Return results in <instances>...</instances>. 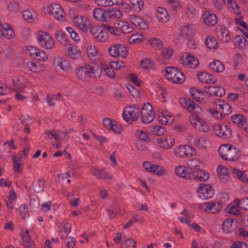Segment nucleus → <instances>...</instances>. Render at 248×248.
<instances>
[{"label": "nucleus", "mask_w": 248, "mask_h": 248, "mask_svg": "<svg viewBox=\"0 0 248 248\" xmlns=\"http://www.w3.org/2000/svg\"><path fill=\"white\" fill-rule=\"evenodd\" d=\"M197 76L201 82L207 84L214 83L217 80L215 77L207 72H200Z\"/></svg>", "instance_id": "412c9836"}, {"label": "nucleus", "mask_w": 248, "mask_h": 248, "mask_svg": "<svg viewBox=\"0 0 248 248\" xmlns=\"http://www.w3.org/2000/svg\"><path fill=\"white\" fill-rule=\"evenodd\" d=\"M152 132L154 135L161 136L166 133V130L165 127L163 126L155 125L153 127Z\"/></svg>", "instance_id": "603ef678"}, {"label": "nucleus", "mask_w": 248, "mask_h": 248, "mask_svg": "<svg viewBox=\"0 0 248 248\" xmlns=\"http://www.w3.org/2000/svg\"><path fill=\"white\" fill-rule=\"evenodd\" d=\"M37 38L42 47L49 49L52 48L54 46V41L51 36L45 32L39 31Z\"/></svg>", "instance_id": "0eeeda50"}, {"label": "nucleus", "mask_w": 248, "mask_h": 248, "mask_svg": "<svg viewBox=\"0 0 248 248\" xmlns=\"http://www.w3.org/2000/svg\"><path fill=\"white\" fill-rule=\"evenodd\" d=\"M48 11L53 15L55 18L59 20H64L65 13L63 8L58 3H54L49 8Z\"/></svg>", "instance_id": "f8f14e48"}, {"label": "nucleus", "mask_w": 248, "mask_h": 248, "mask_svg": "<svg viewBox=\"0 0 248 248\" xmlns=\"http://www.w3.org/2000/svg\"><path fill=\"white\" fill-rule=\"evenodd\" d=\"M174 154L181 158L190 157L196 154L195 149L190 145H181L175 148Z\"/></svg>", "instance_id": "423d86ee"}, {"label": "nucleus", "mask_w": 248, "mask_h": 248, "mask_svg": "<svg viewBox=\"0 0 248 248\" xmlns=\"http://www.w3.org/2000/svg\"><path fill=\"white\" fill-rule=\"evenodd\" d=\"M142 41V36L138 33L131 35L128 39L130 44H136Z\"/></svg>", "instance_id": "0e129e2a"}, {"label": "nucleus", "mask_w": 248, "mask_h": 248, "mask_svg": "<svg viewBox=\"0 0 248 248\" xmlns=\"http://www.w3.org/2000/svg\"><path fill=\"white\" fill-rule=\"evenodd\" d=\"M234 223V219L232 218H227L225 219L222 223V228L223 231L225 233L231 232L233 229V224Z\"/></svg>", "instance_id": "c9c22d12"}, {"label": "nucleus", "mask_w": 248, "mask_h": 248, "mask_svg": "<svg viewBox=\"0 0 248 248\" xmlns=\"http://www.w3.org/2000/svg\"><path fill=\"white\" fill-rule=\"evenodd\" d=\"M187 165L190 168L197 170L202 167V162L200 159L195 158L188 160Z\"/></svg>", "instance_id": "4c0bfd02"}, {"label": "nucleus", "mask_w": 248, "mask_h": 248, "mask_svg": "<svg viewBox=\"0 0 248 248\" xmlns=\"http://www.w3.org/2000/svg\"><path fill=\"white\" fill-rule=\"evenodd\" d=\"M156 18L162 23H166L169 19L167 11L163 7H158L156 14Z\"/></svg>", "instance_id": "7c9ffc66"}, {"label": "nucleus", "mask_w": 248, "mask_h": 248, "mask_svg": "<svg viewBox=\"0 0 248 248\" xmlns=\"http://www.w3.org/2000/svg\"><path fill=\"white\" fill-rule=\"evenodd\" d=\"M175 174L179 177L185 179H190L191 177V171H188V169L185 166H178L175 169Z\"/></svg>", "instance_id": "393cba45"}, {"label": "nucleus", "mask_w": 248, "mask_h": 248, "mask_svg": "<svg viewBox=\"0 0 248 248\" xmlns=\"http://www.w3.org/2000/svg\"><path fill=\"white\" fill-rule=\"evenodd\" d=\"M179 70H180L175 67H167L165 69V76L167 77L168 79L171 80Z\"/></svg>", "instance_id": "ea45409f"}, {"label": "nucleus", "mask_w": 248, "mask_h": 248, "mask_svg": "<svg viewBox=\"0 0 248 248\" xmlns=\"http://www.w3.org/2000/svg\"><path fill=\"white\" fill-rule=\"evenodd\" d=\"M174 141V137L170 135H167L164 137L158 139L156 142L158 147L165 150H169L173 146Z\"/></svg>", "instance_id": "ddd939ff"}, {"label": "nucleus", "mask_w": 248, "mask_h": 248, "mask_svg": "<svg viewBox=\"0 0 248 248\" xmlns=\"http://www.w3.org/2000/svg\"><path fill=\"white\" fill-rule=\"evenodd\" d=\"M102 25L103 28L109 31L110 34L116 36H119L120 35V31L118 29H116L115 27H112L105 24H103Z\"/></svg>", "instance_id": "6e6d98bb"}, {"label": "nucleus", "mask_w": 248, "mask_h": 248, "mask_svg": "<svg viewBox=\"0 0 248 248\" xmlns=\"http://www.w3.org/2000/svg\"><path fill=\"white\" fill-rule=\"evenodd\" d=\"M61 133V131L56 130H46L45 132V134L48 136L49 139L53 138L56 141L60 140Z\"/></svg>", "instance_id": "49530a36"}, {"label": "nucleus", "mask_w": 248, "mask_h": 248, "mask_svg": "<svg viewBox=\"0 0 248 248\" xmlns=\"http://www.w3.org/2000/svg\"><path fill=\"white\" fill-rule=\"evenodd\" d=\"M23 17L25 20L29 23H32L34 21L32 14L29 10H25L23 11Z\"/></svg>", "instance_id": "338daca9"}, {"label": "nucleus", "mask_w": 248, "mask_h": 248, "mask_svg": "<svg viewBox=\"0 0 248 248\" xmlns=\"http://www.w3.org/2000/svg\"><path fill=\"white\" fill-rule=\"evenodd\" d=\"M66 30L70 34L72 39L74 40L76 42L78 43L80 41V37L78 33L76 32L72 28L67 27Z\"/></svg>", "instance_id": "680f3d73"}, {"label": "nucleus", "mask_w": 248, "mask_h": 248, "mask_svg": "<svg viewBox=\"0 0 248 248\" xmlns=\"http://www.w3.org/2000/svg\"><path fill=\"white\" fill-rule=\"evenodd\" d=\"M191 96L192 99L200 102H205L204 93L200 89L193 88L190 90Z\"/></svg>", "instance_id": "2f4dec72"}, {"label": "nucleus", "mask_w": 248, "mask_h": 248, "mask_svg": "<svg viewBox=\"0 0 248 248\" xmlns=\"http://www.w3.org/2000/svg\"><path fill=\"white\" fill-rule=\"evenodd\" d=\"M196 129L203 132H207L209 130V127L206 123L202 119H200L197 123Z\"/></svg>", "instance_id": "4d7b16f0"}, {"label": "nucleus", "mask_w": 248, "mask_h": 248, "mask_svg": "<svg viewBox=\"0 0 248 248\" xmlns=\"http://www.w3.org/2000/svg\"><path fill=\"white\" fill-rule=\"evenodd\" d=\"M108 51L110 55L113 57L125 58L128 55V51L126 47L121 44L111 46Z\"/></svg>", "instance_id": "6e6552de"}, {"label": "nucleus", "mask_w": 248, "mask_h": 248, "mask_svg": "<svg viewBox=\"0 0 248 248\" xmlns=\"http://www.w3.org/2000/svg\"><path fill=\"white\" fill-rule=\"evenodd\" d=\"M45 180L43 179H39L34 181L32 183V187L37 192L42 191L44 188Z\"/></svg>", "instance_id": "79ce46f5"}, {"label": "nucleus", "mask_w": 248, "mask_h": 248, "mask_svg": "<svg viewBox=\"0 0 248 248\" xmlns=\"http://www.w3.org/2000/svg\"><path fill=\"white\" fill-rule=\"evenodd\" d=\"M21 159V157L14 155L12 156L14 171L18 173L22 171V169L20 168Z\"/></svg>", "instance_id": "c03bdc74"}, {"label": "nucleus", "mask_w": 248, "mask_h": 248, "mask_svg": "<svg viewBox=\"0 0 248 248\" xmlns=\"http://www.w3.org/2000/svg\"><path fill=\"white\" fill-rule=\"evenodd\" d=\"M108 33L103 30L101 31L96 37L94 38L96 41L101 42H104L108 39Z\"/></svg>", "instance_id": "69168bd1"}, {"label": "nucleus", "mask_w": 248, "mask_h": 248, "mask_svg": "<svg viewBox=\"0 0 248 248\" xmlns=\"http://www.w3.org/2000/svg\"><path fill=\"white\" fill-rule=\"evenodd\" d=\"M206 90V92L211 95L221 97L225 94V90L220 87L211 86L208 87Z\"/></svg>", "instance_id": "cd10ccee"}, {"label": "nucleus", "mask_w": 248, "mask_h": 248, "mask_svg": "<svg viewBox=\"0 0 248 248\" xmlns=\"http://www.w3.org/2000/svg\"><path fill=\"white\" fill-rule=\"evenodd\" d=\"M64 53L67 58L73 60H77L81 56V51L76 45L68 44L67 48L64 49Z\"/></svg>", "instance_id": "9b49d317"}, {"label": "nucleus", "mask_w": 248, "mask_h": 248, "mask_svg": "<svg viewBox=\"0 0 248 248\" xmlns=\"http://www.w3.org/2000/svg\"><path fill=\"white\" fill-rule=\"evenodd\" d=\"M185 79V76L182 72H181L179 70V71L177 73V74L175 75V76L171 81L174 83L179 84L184 82Z\"/></svg>", "instance_id": "13d9d810"}, {"label": "nucleus", "mask_w": 248, "mask_h": 248, "mask_svg": "<svg viewBox=\"0 0 248 248\" xmlns=\"http://www.w3.org/2000/svg\"><path fill=\"white\" fill-rule=\"evenodd\" d=\"M180 62L183 66L191 68H195L199 64L197 59L187 53L183 54Z\"/></svg>", "instance_id": "1a4fd4ad"}, {"label": "nucleus", "mask_w": 248, "mask_h": 248, "mask_svg": "<svg viewBox=\"0 0 248 248\" xmlns=\"http://www.w3.org/2000/svg\"><path fill=\"white\" fill-rule=\"evenodd\" d=\"M53 62L55 64L64 71H68L72 69L71 64L69 60L62 57H57L54 58Z\"/></svg>", "instance_id": "6ab92c4d"}, {"label": "nucleus", "mask_w": 248, "mask_h": 248, "mask_svg": "<svg viewBox=\"0 0 248 248\" xmlns=\"http://www.w3.org/2000/svg\"><path fill=\"white\" fill-rule=\"evenodd\" d=\"M213 128L216 135L223 139H229L232 136L231 128L225 124H214Z\"/></svg>", "instance_id": "7ed1b4c3"}, {"label": "nucleus", "mask_w": 248, "mask_h": 248, "mask_svg": "<svg viewBox=\"0 0 248 248\" xmlns=\"http://www.w3.org/2000/svg\"><path fill=\"white\" fill-rule=\"evenodd\" d=\"M91 173L97 179H104L106 180H112L113 176L105 170L92 167L91 169Z\"/></svg>", "instance_id": "f3484780"}, {"label": "nucleus", "mask_w": 248, "mask_h": 248, "mask_svg": "<svg viewBox=\"0 0 248 248\" xmlns=\"http://www.w3.org/2000/svg\"><path fill=\"white\" fill-rule=\"evenodd\" d=\"M131 3L133 9L137 12H140L144 7L142 0H131Z\"/></svg>", "instance_id": "a18cd8bd"}, {"label": "nucleus", "mask_w": 248, "mask_h": 248, "mask_svg": "<svg viewBox=\"0 0 248 248\" xmlns=\"http://www.w3.org/2000/svg\"><path fill=\"white\" fill-rule=\"evenodd\" d=\"M209 178V173L204 170L200 169L197 170L191 171L190 179H194L197 181H205Z\"/></svg>", "instance_id": "a211bd4d"}, {"label": "nucleus", "mask_w": 248, "mask_h": 248, "mask_svg": "<svg viewBox=\"0 0 248 248\" xmlns=\"http://www.w3.org/2000/svg\"><path fill=\"white\" fill-rule=\"evenodd\" d=\"M102 30V28L99 26L93 25L90 24L89 25L88 31L93 38L96 37V35L100 33Z\"/></svg>", "instance_id": "09e8293b"}, {"label": "nucleus", "mask_w": 248, "mask_h": 248, "mask_svg": "<svg viewBox=\"0 0 248 248\" xmlns=\"http://www.w3.org/2000/svg\"><path fill=\"white\" fill-rule=\"evenodd\" d=\"M12 80L14 86L17 89H21L25 87V79L22 76H15Z\"/></svg>", "instance_id": "f704fd0d"}, {"label": "nucleus", "mask_w": 248, "mask_h": 248, "mask_svg": "<svg viewBox=\"0 0 248 248\" xmlns=\"http://www.w3.org/2000/svg\"><path fill=\"white\" fill-rule=\"evenodd\" d=\"M197 191L199 197L203 200L212 198L215 193L214 189L208 185H199Z\"/></svg>", "instance_id": "9d476101"}, {"label": "nucleus", "mask_w": 248, "mask_h": 248, "mask_svg": "<svg viewBox=\"0 0 248 248\" xmlns=\"http://www.w3.org/2000/svg\"><path fill=\"white\" fill-rule=\"evenodd\" d=\"M203 21L208 26L215 25L217 21V17L215 14H211L209 11H206L203 15Z\"/></svg>", "instance_id": "a878e982"}, {"label": "nucleus", "mask_w": 248, "mask_h": 248, "mask_svg": "<svg viewBox=\"0 0 248 248\" xmlns=\"http://www.w3.org/2000/svg\"><path fill=\"white\" fill-rule=\"evenodd\" d=\"M182 103L187 108V109L194 113L189 116V121L191 124L196 129L197 126V123L200 120L198 114H200L202 111L201 108L192 100L189 98H184L182 100Z\"/></svg>", "instance_id": "f03ea898"}, {"label": "nucleus", "mask_w": 248, "mask_h": 248, "mask_svg": "<svg viewBox=\"0 0 248 248\" xmlns=\"http://www.w3.org/2000/svg\"><path fill=\"white\" fill-rule=\"evenodd\" d=\"M96 4L101 7H107L112 6L115 4L113 0H96Z\"/></svg>", "instance_id": "e2e57ef3"}, {"label": "nucleus", "mask_w": 248, "mask_h": 248, "mask_svg": "<svg viewBox=\"0 0 248 248\" xmlns=\"http://www.w3.org/2000/svg\"><path fill=\"white\" fill-rule=\"evenodd\" d=\"M73 22L76 26L82 31L84 32L88 31L90 23L89 20L86 17L77 16L73 18Z\"/></svg>", "instance_id": "dca6fc26"}, {"label": "nucleus", "mask_w": 248, "mask_h": 248, "mask_svg": "<svg viewBox=\"0 0 248 248\" xmlns=\"http://www.w3.org/2000/svg\"><path fill=\"white\" fill-rule=\"evenodd\" d=\"M209 68L213 72L221 73L224 70V66L222 62L217 60H214L209 65Z\"/></svg>", "instance_id": "473e14b6"}, {"label": "nucleus", "mask_w": 248, "mask_h": 248, "mask_svg": "<svg viewBox=\"0 0 248 248\" xmlns=\"http://www.w3.org/2000/svg\"><path fill=\"white\" fill-rule=\"evenodd\" d=\"M219 156L224 160L235 161L241 156L240 151L234 146L230 144H222L218 149Z\"/></svg>", "instance_id": "f257e3e1"}, {"label": "nucleus", "mask_w": 248, "mask_h": 248, "mask_svg": "<svg viewBox=\"0 0 248 248\" xmlns=\"http://www.w3.org/2000/svg\"><path fill=\"white\" fill-rule=\"evenodd\" d=\"M218 39L222 43H228L231 40V36L228 29L225 27H221L217 32Z\"/></svg>", "instance_id": "b1692460"}, {"label": "nucleus", "mask_w": 248, "mask_h": 248, "mask_svg": "<svg viewBox=\"0 0 248 248\" xmlns=\"http://www.w3.org/2000/svg\"><path fill=\"white\" fill-rule=\"evenodd\" d=\"M246 120V118L239 114H235L231 117L232 121L240 126L245 122Z\"/></svg>", "instance_id": "de8ad7c7"}, {"label": "nucleus", "mask_w": 248, "mask_h": 248, "mask_svg": "<svg viewBox=\"0 0 248 248\" xmlns=\"http://www.w3.org/2000/svg\"><path fill=\"white\" fill-rule=\"evenodd\" d=\"M151 45L156 50H160L163 48L162 41L159 39L154 38L152 40Z\"/></svg>", "instance_id": "bf43d9fd"}, {"label": "nucleus", "mask_w": 248, "mask_h": 248, "mask_svg": "<svg viewBox=\"0 0 248 248\" xmlns=\"http://www.w3.org/2000/svg\"><path fill=\"white\" fill-rule=\"evenodd\" d=\"M217 172L218 173L220 179L225 183L230 180L229 173L228 169L223 166H219L217 168Z\"/></svg>", "instance_id": "c85d7f7f"}, {"label": "nucleus", "mask_w": 248, "mask_h": 248, "mask_svg": "<svg viewBox=\"0 0 248 248\" xmlns=\"http://www.w3.org/2000/svg\"><path fill=\"white\" fill-rule=\"evenodd\" d=\"M194 31L195 30L193 29L192 25L186 24L182 27L181 33L184 38L187 39L193 35Z\"/></svg>", "instance_id": "72a5a7b5"}, {"label": "nucleus", "mask_w": 248, "mask_h": 248, "mask_svg": "<svg viewBox=\"0 0 248 248\" xmlns=\"http://www.w3.org/2000/svg\"><path fill=\"white\" fill-rule=\"evenodd\" d=\"M139 116V109L134 106L126 107L123 110V117L128 123H132Z\"/></svg>", "instance_id": "20e7f679"}, {"label": "nucleus", "mask_w": 248, "mask_h": 248, "mask_svg": "<svg viewBox=\"0 0 248 248\" xmlns=\"http://www.w3.org/2000/svg\"><path fill=\"white\" fill-rule=\"evenodd\" d=\"M232 172L233 175L236 176L237 178L240 181L245 183L248 182V177L244 171L238 170L237 169H232Z\"/></svg>", "instance_id": "a19ab883"}, {"label": "nucleus", "mask_w": 248, "mask_h": 248, "mask_svg": "<svg viewBox=\"0 0 248 248\" xmlns=\"http://www.w3.org/2000/svg\"><path fill=\"white\" fill-rule=\"evenodd\" d=\"M130 22L137 28L140 30H145L149 28L147 22L136 15H131L129 17Z\"/></svg>", "instance_id": "4468645a"}, {"label": "nucleus", "mask_w": 248, "mask_h": 248, "mask_svg": "<svg viewBox=\"0 0 248 248\" xmlns=\"http://www.w3.org/2000/svg\"><path fill=\"white\" fill-rule=\"evenodd\" d=\"M239 209L240 208H239L237 199H236L230 203L228 209V213L234 215H238L240 213Z\"/></svg>", "instance_id": "58836bf2"}, {"label": "nucleus", "mask_w": 248, "mask_h": 248, "mask_svg": "<svg viewBox=\"0 0 248 248\" xmlns=\"http://www.w3.org/2000/svg\"><path fill=\"white\" fill-rule=\"evenodd\" d=\"M158 121L162 124H171L174 120L173 116L167 111H163L158 117Z\"/></svg>", "instance_id": "4be33fe9"}, {"label": "nucleus", "mask_w": 248, "mask_h": 248, "mask_svg": "<svg viewBox=\"0 0 248 248\" xmlns=\"http://www.w3.org/2000/svg\"><path fill=\"white\" fill-rule=\"evenodd\" d=\"M55 36L56 40L63 46H67L69 44V40L62 31H57Z\"/></svg>", "instance_id": "e433bc0d"}, {"label": "nucleus", "mask_w": 248, "mask_h": 248, "mask_svg": "<svg viewBox=\"0 0 248 248\" xmlns=\"http://www.w3.org/2000/svg\"><path fill=\"white\" fill-rule=\"evenodd\" d=\"M89 77L97 78H99L102 72V65L99 66L97 64H93L92 66L88 65Z\"/></svg>", "instance_id": "5701e85b"}, {"label": "nucleus", "mask_w": 248, "mask_h": 248, "mask_svg": "<svg viewBox=\"0 0 248 248\" xmlns=\"http://www.w3.org/2000/svg\"><path fill=\"white\" fill-rule=\"evenodd\" d=\"M102 70L104 71L108 77L110 78H113L115 77L116 74L114 69L111 66L108 67L107 65L102 64Z\"/></svg>", "instance_id": "5fc2aeb1"}, {"label": "nucleus", "mask_w": 248, "mask_h": 248, "mask_svg": "<svg viewBox=\"0 0 248 248\" xmlns=\"http://www.w3.org/2000/svg\"><path fill=\"white\" fill-rule=\"evenodd\" d=\"M219 104V109L221 110L220 115H228L232 112L231 107L228 103L222 100Z\"/></svg>", "instance_id": "37998d69"}, {"label": "nucleus", "mask_w": 248, "mask_h": 248, "mask_svg": "<svg viewBox=\"0 0 248 248\" xmlns=\"http://www.w3.org/2000/svg\"><path fill=\"white\" fill-rule=\"evenodd\" d=\"M155 118V112L152 105L147 103L142 108L141 110V119L143 123L149 124Z\"/></svg>", "instance_id": "39448f33"}, {"label": "nucleus", "mask_w": 248, "mask_h": 248, "mask_svg": "<svg viewBox=\"0 0 248 248\" xmlns=\"http://www.w3.org/2000/svg\"><path fill=\"white\" fill-rule=\"evenodd\" d=\"M4 30L6 32L5 34H4V36L7 39H9L14 37L15 35L14 31L9 24H4Z\"/></svg>", "instance_id": "864d4df0"}, {"label": "nucleus", "mask_w": 248, "mask_h": 248, "mask_svg": "<svg viewBox=\"0 0 248 248\" xmlns=\"http://www.w3.org/2000/svg\"><path fill=\"white\" fill-rule=\"evenodd\" d=\"M106 13L107 10L100 8H96L93 11V17L96 20L102 22H106Z\"/></svg>", "instance_id": "bb28decb"}, {"label": "nucleus", "mask_w": 248, "mask_h": 248, "mask_svg": "<svg viewBox=\"0 0 248 248\" xmlns=\"http://www.w3.org/2000/svg\"><path fill=\"white\" fill-rule=\"evenodd\" d=\"M33 58L40 61H45L47 59V56L44 51L39 49L35 54V56H33Z\"/></svg>", "instance_id": "774afa93"}, {"label": "nucleus", "mask_w": 248, "mask_h": 248, "mask_svg": "<svg viewBox=\"0 0 248 248\" xmlns=\"http://www.w3.org/2000/svg\"><path fill=\"white\" fill-rule=\"evenodd\" d=\"M88 65L80 66L76 70L77 77L82 80H85L89 77Z\"/></svg>", "instance_id": "c756f323"}, {"label": "nucleus", "mask_w": 248, "mask_h": 248, "mask_svg": "<svg viewBox=\"0 0 248 248\" xmlns=\"http://www.w3.org/2000/svg\"><path fill=\"white\" fill-rule=\"evenodd\" d=\"M136 246V242L132 238L125 239L121 245V248H135Z\"/></svg>", "instance_id": "3c124183"}, {"label": "nucleus", "mask_w": 248, "mask_h": 248, "mask_svg": "<svg viewBox=\"0 0 248 248\" xmlns=\"http://www.w3.org/2000/svg\"><path fill=\"white\" fill-rule=\"evenodd\" d=\"M206 211L215 214L219 212L222 209V206L219 202H206L204 203Z\"/></svg>", "instance_id": "aec40b11"}, {"label": "nucleus", "mask_w": 248, "mask_h": 248, "mask_svg": "<svg viewBox=\"0 0 248 248\" xmlns=\"http://www.w3.org/2000/svg\"><path fill=\"white\" fill-rule=\"evenodd\" d=\"M206 46L210 49H215L217 45V43L214 37L208 36L205 41Z\"/></svg>", "instance_id": "8fccbe9b"}, {"label": "nucleus", "mask_w": 248, "mask_h": 248, "mask_svg": "<svg viewBox=\"0 0 248 248\" xmlns=\"http://www.w3.org/2000/svg\"><path fill=\"white\" fill-rule=\"evenodd\" d=\"M106 14V23H110L117 19L121 18L123 16L121 10L113 8H110L107 10Z\"/></svg>", "instance_id": "2eb2a0df"}, {"label": "nucleus", "mask_w": 248, "mask_h": 248, "mask_svg": "<svg viewBox=\"0 0 248 248\" xmlns=\"http://www.w3.org/2000/svg\"><path fill=\"white\" fill-rule=\"evenodd\" d=\"M152 173L157 175L162 176L166 174V170L161 166L155 164L154 169Z\"/></svg>", "instance_id": "052dcab7"}]
</instances>
